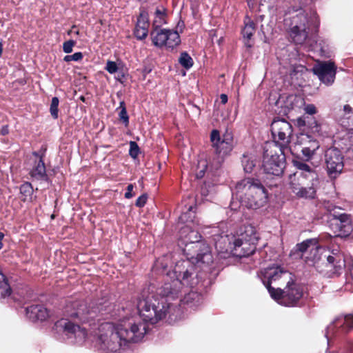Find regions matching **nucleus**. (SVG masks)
Instances as JSON below:
<instances>
[{
    "label": "nucleus",
    "instance_id": "nucleus-15",
    "mask_svg": "<svg viewBox=\"0 0 353 353\" xmlns=\"http://www.w3.org/2000/svg\"><path fill=\"white\" fill-rule=\"evenodd\" d=\"M325 162L327 174L331 178H336L341 173L344 167L343 157L336 148H331L325 151Z\"/></svg>",
    "mask_w": 353,
    "mask_h": 353
},
{
    "label": "nucleus",
    "instance_id": "nucleus-22",
    "mask_svg": "<svg viewBox=\"0 0 353 353\" xmlns=\"http://www.w3.org/2000/svg\"><path fill=\"white\" fill-rule=\"evenodd\" d=\"M257 242L244 241L238 238L233 241V248L235 254L240 257L248 256L256 250Z\"/></svg>",
    "mask_w": 353,
    "mask_h": 353
},
{
    "label": "nucleus",
    "instance_id": "nucleus-31",
    "mask_svg": "<svg viewBox=\"0 0 353 353\" xmlns=\"http://www.w3.org/2000/svg\"><path fill=\"white\" fill-rule=\"evenodd\" d=\"M254 32L255 24L253 21H250L248 23H245V27L242 30L243 37L245 40V45L249 48L252 46V44L250 43V41Z\"/></svg>",
    "mask_w": 353,
    "mask_h": 353
},
{
    "label": "nucleus",
    "instance_id": "nucleus-35",
    "mask_svg": "<svg viewBox=\"0 0 353 353\" xmlns=\"http://www.w3.org/2000/svg\"><path fill=\"white\" fill-rule=\"evenodd\" d=\"M334 323L339 325L344 331L348 332L353 328V314L346 315L343 319H337Z\"/></svg>",
    "mask_w": 353,
    "mask_h": 353
},
{
    "label": "nucleus",
    "instance_id": "nucleus-18",
    "mask_svg": "<svg viewBox=\"0 0 353 353\" xmlns=\"http://www.w3.org/2000/svg\"><path fill=\"white\" fill-rule=\"evenodd\" d=\"M57 327H60L69 337H74L77 343H82L87 337L88 332L85 327H81L67 319H61L56 323Z\"/></svg>",
    "mask_w": 353,
    "mask_h": 353
},
{
    "label": "nucleus",
    "instance_id": "nucleus-40",
    "mask_svg": "<svg viewBox=\"0 0 353 353\" xmlns=\"http://www.w3.org/2000/svg\"><path fill=\"white\" fill-rule=\"evenodd\" d=\"M83 59V54L81 52H75L72 55H66L63 58L65 62H70L71 61H78Z\"/></svg>",
    "mask_w": 353,
    "mask_h": 353
},
{
    "label": "nucleus",
    "instance_id": "nucleus-1",
    "mask_svg": "<svg viewBox=\"0 0 353 353\" xmlns=\"http://www.w3.org/2000/svg\"><path fill=\"white\" fill-rule=\"evenodd\" d=\"M173 273L176 279L165 283L158 290L157 295L148 296L139 301L137 309L143 321L155 324L167 314L177 316L180 312L181 303L190 307L201 303V295L193 291L181 299V292L184 287L194 288L199 283L196 265L189 259L181 260L176 263Z\"/></svg>",
    "mask_w": 353,
    "mask_h": 353
},
{
    "label": "nucleus",
    "instance_id": "nucleus-41",
    "mask_svg": "<svg viewBox=\"0 0 353 353\" xmlns=\"http://www.w3.org/2000/svg\"><path fill=\"white\" fill-rule=\"evenodd\" d=\"M139 149L138 145L135 142L131 141L130 143V155L132 158H136L139 154Z\"/></svg>",
    "mask_w": 353,
    "mask_h": 353
},
{
    "label": "nucleus",
    "instance_id": "nucleus-51",
    "mask_svg": "<svg viewBox=\"0 0 353 353\" xmlns=\"http://www.w3.org/2000/svg\"><path fill=\"white\" fill-rule=\"evenodd\" d=\"M204 174V170H201L199 174H197V176L199 177H202Z\"/></svg>",
    "mask_w": 353,
    "mask_h": 353
},
{
    "label": "nucleus",
    "instance_id": "nucleus-16",
    "mask_svg": "<svg viewBox=\"0 0 353 353\" xmlns=\"http://www.w3.org/2000/svg\"><path fill=\"white\" fill-rule=\"evenodd\" d=\"M210 139L216 154L221 158L230 154L233 148V136L232 132H226L220 137L217 130H213L210 134Z\"/></svg>",
    "mask_w": 353,
    "mask_h": 353
},
{
    "label": "nucleus",
    "instance_id": "nucleus-6",
    "mask_svg": "<svg viewBox=\"0 0 353 353\" xmlns=\"http://www.w3.org/2000/svg\"><path fill=\"white\" fill-rule=\"evenodd\" d=\"M296 251L301 253V257L309 266H314L319 268L320 261L322 256L330 253L324 247L318 245V241L316 239H310L298 243L296 245Z\"/></svg>",
    "mask_w": 353,
    "mask_h": 353
},
{
    "label": "nucleus",
    "instance_id": "nucleus-48",
    "mask_svg": "<svg viewBox=\"0 0 353 353\" xmlns=\"http://www.w3.org/2000/svg\"><path fill=\"white\" fill-rule=\"evenodd\" d=\"M220 99L223 104H225L228 102V96L225 94H221L220 96Z\"/></svg>",
    "mask_w": 353,
    "mask_h": 353
},
{
    "label": "nucleus",
    "instance_id": "nucleus-11",
    "mask_svg": "<svg viewBox=\"0 0 353 353\" xmlns=\"http://www.w3.org/2000/svg\"><path fill=\"white\" fill-rule=\"evenodd\" d=\"M278 298L274 299L279 304L294 306L303 297V287L294 282L288 281L284 290L277 288Z\"/></svg>",
    "mask_w": 353,
    "mask_h": 353
},
{
    "label": "nucleus",
    "instance_id": "nucleus-45",
    "mask_svg": "<svg viewBox=\"0 0 353 353\" xmlns=\"http://www.w3.org/2000/svg\"><path fill=\"white\" fill-rule=\"evenodd\" d=\"M133 188H134V186L132 184H129L128 185L127 192L125 193V197L126 199H130L134 196V194L132 193Z\"/></svg>",
    "mask_w": 353,
    "mask_h": 353
},
{
    "label": "nucleus",
    "instance_id": "nucleus-52",
    "mask_svg": "<svg viewBox=\"0 0 353 353\" xmlns=\"http://www.w3.org/2000/svg\"><path fill=\"white\" fill-rule=\"evenodd\" d=\"M81 100L83 101H85V97H81Z\"/></svg>",
    "mask_w": 353,
    "mask_h": 353
},
{
    "label": "nucleus",
    "instance_id": "nucleus-17",
    "mask_svg": "<svg viewBox=\"0 0 353 353\" xmlns=\"http://www.w3.org/2000/svg\"><path fill=\"white\" fill-rule=\"evenodd\" d=\"M314 73L317 75L321 82L329 86L334 82L336 67L334 62H321L313 68Z\"/></svg>",
    "mask_w": 353,
    "mask_h": 353
},
{
    "label": "nucleus",
    "instance_id": "nucleus-7",
    "mask_svg": "<svg viewBox=\"0 0 353 353\" xmlns=\"http://www.w3.org/2000/svg\"><path fill=\"white\" fill-rule=\"evenodd\" d=\"M261 274L263 283L272 299H276L278 296L276 295L277 288L272 287V284L274 283L276 285H279L283 283H288L292 280L291 274L288 271L279 265L268 267L261 270Z\"/></svg>",
    "mask_w": 353,
    "mask_h": 353
},
{
    "label": "nucleus",
    "instance_id": "nucleus-54",
    "mask_svg": "<svg viewBox=\"0 0 353 353\" xmlns=\"http://www.w3.org/2000/svg\"><path fill=\"white\" fill-rule=\"evenodd\" d=\"M330 329H331V325L327 327V330H330Z\"/></svg>",
    "mask_w": 353,
    "mask_h": 353
},
{
    "label": "nucleus",
    "instance_id": "nucleus-10",
    "mask_svg": "<svg viewBox=\"0 0 353 353\" xmlns=\"http://www.w3.org/2000/svg\"><path fill=\"white\" fill-rule=\"evenodd\" d=\"M320 127L318 125L314 126L313 134L308 132H301L297 135L296 143L301 148V153L305 161H310L316 154L319 148L320 144L315 138V134H319Z\"/></svg>",
    "mask_w": 353,
    "mask_h": 353
},
{
    "label": "nucleus",
    "instance_id": "nucleus-14",
    "mask_svg": "<svg viewBox=\"0 0 353 353\" xmlns=\"http://www.w3.org/2000/svg\"><path fill=\"white\" fill-rule=\"evenodd\" d=\"M325 261L319 264L320 268L316 270L325 275L332 276L339 275L345 268V260L343 256L338 253L332 252V254H325Z\"/></svg>",
    "mask_w": 353,
    "mask_h": 353
},
{
    "label": "nucleus",
    "instance_id": "nucleus-42",
    "mask_svg": "<svg viewBox=\"0 0 353 353\" xmlns=\"http://www.w3.org/2000/svg\"><path fill=\"white\" fill-rule=\"evenodd\" d=\"M76 44V42L73 40H69L63 43V50L65 53H70L72 51V48Z\"/></svg>",
    "mask_w": 353,
    "mask_h": 353
},
{
    "label": "nucleus",
    "instance_id": "nucleus-23",
    "mask_svg": "<svg viewBox=\"0 0 353 353\" xmlns=\"http://www.w3.org/2000/svg\"><path fill=\"white\" fill-rule=\"evenodd\" d=\"M149 18L146 12H140L134 30L135 37L139 40L145 39L148 34Z\"/></svg>",
    "mask_w": 353,
    "mask_h": 353
},
{
    "label": "nucleus",
    "instance_id": "nucleus-32",
    "mask_svg": "<svg viewBox=\"0 0 353 353\" xmlns=\"http://www.w3.org/2000/svg\"><path fill=\"white\" fill-rule=\"evenodd\" d=\"M194 207L193 205H190L188 208V210L185 212H183L179 218V221L183 223H186V225H191V224L194 223L195 219V211L194 210Z\"/></svg>",
    "mask_w": 353,
    "mask_h": 353
},
{
    "label": "nucleus",
    "instance_id": "nucleus-9",
    "mask_svg": "<svg viewBox=\"0 0 353 353\" xmlns=\"http://www.w3.org/2000/svg\"><path fill=\"white\" fill-rule=\"evenodd\" d=\"M99 308L92 307L88 308L87 303L83 300L75 301L67 305L66 312L73 319H78L83 323H90L95 318Z\"/></svg>",
    "mask_w": 353,
    "mask_h": 353
},
{
    "label": "nucleus",
    "instance_id": "nucleus-34",
    "mask_svg": "<svg viewBox=\"0 0 353 353\" xmlns=\"http://www.w3.org/2000/svg\"><path fill=\"white\" fill-rule=\"evenodd\" d=\"M21 199L26 202L31 201L33 194V188L30 183H25L20 187Z\"/></svg>",
    "mask_w": 353,
    "mask_h": 353
},
{
    "label": "nucleus",
    "instance_id": "nucleus-29",
    "mask_svg": "<svg viewBox=\"0 0 353 353\" xmlns=\"http://www.w3.org/2000/svg\"><path fill=\"white\" fill-rule=\"evenodd\" d=\"M166 10L161 7L157 8L154 12V19L152 23L153 30L159 29V28L166 23Z\"/></svg>",
    "mask_w": 353,
    "mask_h": 353
},
{
    "label": "nucleus",
    "instance_id": "nucleus-47",
    "mask_svg": "<svg viewBox=\"0 0 353 353\" xmlns=\"http://www.w3.org/2000/svg\"><path fill=\"white\" fill-rule=\"evenodd\" d=\"M9 133V128L8 125H6L2 126L1 129L0 130V134L5 136Z\"/></svg>",
    "mask_w": 353,
    "mask_h": 353
},
{
    "label": "nucleus",
    "instance_id": "nucleus-46",
    "mask_svg": "<svg viewBox=\"0 0 353 353\" xmlns=\"http://www.w3.org/2000/svg\"><path fill=\"white\" fill-rule=\"evenodd\" d=\"M305 111L309 114H314L316 112V107L314 105H308L305 108Z\"/></svg>",
    "mask_w": 353,
    "mask_h": 353
},
{
    "label": "nucleus",
    "instance_id": "nucleus-37",
    "mask_svg": "<svg viewBox=\"0 0 353 353\" xmlns=\"http://www.w3.org/2000/svg\"><path fill=\"white\" fill-rule=\"evenodd\" d=\"M59 100L58 97H52L50 107V112L54 119H57L59 117Z\"/></svg>",
    "mask_w": 353,
    "mask_h": 353
},
{
    "label": "nucleus",
    "instance_id": "nucleus-30",
    "mask_svg": "<svg viewBox=\"0 0 353 353\" xmlns=\"http://www.w3.org/2000/svg\"><path fill=\"white\" fill-rule=\"evenodd\" d=\"M294 165L301 171L300 173H294V174H296L297 176H303L305 177H308V175L312 173H316V172L311 168V167L305 163L303 161L300 160H294L293 161Z\"/></svg>",
    "mask_w": 353,
    "mask_h": 353
},
{
    "label": "nucleus",
    "instance_id": "nucleus-13",
    "mask_svg": "<svg viewBox=\"0 0 353 353\" xmlns=\"http://www.w3.org/2000/svg\"><path fill=\"white\" fill-rule=\"evenodd\" d=\"M285 152L281 155L273 152L272 150L266 149L263 154V169L264 172L274 176H280L285 166Z\"/></svg>",
    "mask_w": 353,
    "mask_h": 353
},
{
    "label": "nucleus",
    "instance_id": "nucleus-4",
    "mask_svg": "<svg viewBox=\"0 0 353 353\" xmlns=\"http://www.w3.org/2000/svg\"><path fill=\"white\" fill-rule=\"evenodd\" d=\"M316 18L315 12L303 10L292 17L290 35L296 44H303L306 41L310 28L316 26Z\"/></svg>",
    "mask_w": 353,
    "mask_h": 353
},
{
    "label": "nucleus",
    "instance_id": "nucleus-28",
    "mask_svg": "<svg viewBox=\"0 0 353 353\" xmlns=\"http://www.w3.org/2000/svg\"><path fill=\"white\" fill-rule=\"evenodd\" d=\"M238 239L248 241L258 242L259 238L256 228L252 225H248L244 227L243 232L241 233Z\"/></svg>",
    "mask_w": 353,
    "mask_h": 353
},
{
    "label": "nucleus",
    "instance_id": "nucleus-8",
    "mask_svg": "<svg viewBox=\"0 0 353 353\" xmlns=\"http://www.w3.org/2000/svg\"><path fill=\"white\" fill-rule=\"evenodd\" d=\"M271 132L275 145H278L281 153L288 149L292 135V125L283 119H274L271 124Z\"/></svg>",
    "mask_w": 353,
    "mask_h": 353
},
{
    "label": "nucleus",
    "instance_id": "nucleus-44",
    "mask_svg": "<svg viewBox=\"0 0 353 353\" xmlns=\"http://www.w3.org/2000/svg\"><path fill=\"white\" fill-rule=\"evenodd\" d=\"M148 199V196L145 194L141 195L136 201L135 205L137 207L141 208L145 205Z\"/></svg>",
    "mask_w": 353,
    "mask_h": 353
},
{
    "label": "nucleus",
    "instance_id": "nucleus-43",
    "mask_svg": "<svg viewBox=\"0 0 353 353\" xmlns=\"http://www.w3.org/2000/svg\"><path fill=\"white\" fill-rule=\"evenodd\" d=\"M105 70L110 74H114L118 70V67L114 61H108Z\"/></svg>",
    "mask_w": 353,
    "mask_h": 353
},
{
    "label": "nucleus",
    "instance_id": "nucleus-38",
    "mask_svg": "<svg viewBox=\"0 0 353 353\" xmlns=\"http://www.w3.org/2000/svg\"><path fill=\"white\" fill-rule=\"evenodd\" d=\"M119 108H121V111L119 112V119L124 123L125 126H128L129 124V117L128 115V112L125 108V104L124 101H121L119 104Z\"/></svg>",
    "mask_w": 353,
    "mask_h": 353
},
{
    "label": "nucleus",
    "instance_id": "nucleus-3",
    "mask_svg": "<svg viewBox=\"0 0 353 353\" xmlns=\"http://www.w3.org/2000/svg\"><path fill=\"white\" fill-rule=\"evenodd\" d=\"M235 194L241 204L248 209L256 210L268 201V193L259 179L245 178L235 186Z\"/></svg>",
    "mask_w": 353,
    "mask_h": 353
},
{
    "label": "nucleus",
    "instance_id": "nucleus-25",
    "mask_svg": "<svg viewBox=\"0 0 353 353\" xmlns=\"http://www.w3.org/2000/svg\"><path fill=\"white\" fill-rule=\"evenodd\" d=\"M236 239L234 236L228 234L221 235L214 239L215 247L219 252L234 251L233 241Z\"/></svg>",
    "mask_w": 353,
    "mask_h": 353
},
{
    "label": "nucleus",
    "instance_id": "nucleus-19",
    "mask_svg": "<svg viewBox=\"0 0 353 353\" xmlns=\"http://www.w3.org/2000/svg\"><path fill=\"white\" fill-rule=\"evenodd\" d=\"M201 235L199 232L192 228V225H185L181 228L179 231V243L181 245H184L183 251L190 252L192 246L200 242Z\"/></svg>",
    "mask_w": 353,
    "mask_h": 353
},
{
    "label": "nucleus",
    "instance_id": "nucleus-2",
    "mask_svg": "<svg viewBox=\"0 0 353 353\" xmlns=\"http://www.w3.org/2000/svg\"><path fill=\"white\" fill-rule=\"evenodd\" d=\"M145 322L131 318L115 325L109 322L102 323L98 334L100 349L104 353H121L129 343L142 340L147 332Z\"/></svg>",
    "mask_w": 353,
    "mask_h": 353
},
{
    "label": "nucleus",
    "instance_id": "nucleus-33",
    "mask_svg": "<svg viewBox=\"0 0 353 353\" xmlns=\"http://www.w3.org/2000/svg\"><path fill=\"white\" fill-rule=\"evenodd\" d=\"M277 9V0H260V11L268 10L270 14H275Z\"/></svg>",
    "mask_w": 353,
    "mask_h": 353
},
{
    "label": "nucleus",
    "instance_id": "nucleus-24",
    "mask_svg": "<svg viewBox=\"0 0 353 353\" xmlns=\"http://www.w3.org/2000/svg\"><path fill=\"white\" fill-rule=\"evenodd\" d=\"M26 311L27 316L32 321H43L46 320L50 316L48 309L41 305L28 307Z\"/></svg>",
    "mask_w": 353,
    "mask_h": 353
},
{
    "label": "nucleus",
    "instance_id": "nucleus-39",
    "mask_svg": "<svg viewBox=\"0 0 353 353\" xmlns=\"http://www.w3.org/2000/svg\"><path fill=\"white\" fill-rule=\"evenodd\" d=\"M343 112L344 115L346 116V119L350 120L349 125L353 128V118H351L353 114L352 108L349 105H345L343 106Z\"/></svg>",
    "mask_w": 353,
    "mask_h": 353
},
{
    "label": "nucleus",
    "instance_id": "nucleus-21",
    "mask_svg": "<svg viewBox=\"0 0 353 353\" xmlns=\"http://www.w3.org/2000/svg\"><path fill=\"white\" fill-rule=\"evenodd\" d=\"M192 252H188L187 255L190 256L192 259H195L197 262H202L203 263L209 264L212 261V256L210 250L209 246L200 241L192 246Z\"/></svg>",
    "mask_w": 353,
    "mask_h": 353
},
{
    "label": "nucleus",
    "instance_id": "nucleus-26",
    "mask_svg": "<svg viewBox=\"0 0 353 353\" xmlns=\"http://www.w3.org/2000/svg\"><path fill=\"white\" fill-rule=\"evenodd\" d=\"M33 154L39 159L33 166L30 172L31 176L37 180H46L47 175L46 165L42 159V157H40L37 152H34Z\"/></svg>",
    "mask_w": 353,
    "mask_h": 353
},
{
    "label": "nucleus",
    "instance_id": "nucleus-50",
    "mask_svg": "<svg viewBox=\"0 0 353 353\" xmlns=\"http://www.w3.org/2000/svg\"><path fill=\"white\" fill-rule=\"evenodd\" d=\"M247 3L250 8H252L254 6V0H247Z\"/></svg>",
    "mask_w": 353,
    "mask_h": 353
},
{
    "label": "nucleus",
    "instance_id": "nucleus-53",
    "mask_svg": "<svg viewBox=\"0 0 353 353\" xmlns=\"http://www.w3.org/2000/svg\"><path fill=\"white\" fill-rule=\"evenodd\" d=\"M75 34H79V32L77 30V31H76V32H75Z\"/></svg>",
    "mask_w": 353,
    "mask_h": 353
},
{
    "label": "nucleus",
    "instance_id": "nucleus-5",
    "mask_svg": "<svg viewBox=\"0 0 353 353\" xmlns=\"http://www.w3.org/2000/svg\"><path fill=\"white\" fill-rule=\"evenodd\" d=\"M319 179L316 173H312L308 177L292 174L290 176V188L299 198L314 199Z\"/></svg>",
    "mask_w": 353,
    "mask_h": 353
},
{
    "label": "nucleus",
    "instance_id": "nucleus-49",
    "mask_svg": "<svg viewBox=\"0 0 353 353\" xmlns=\"http://www.w3.org/2000/svg\"><path fill=\"white\" fill-rule=\"evenodd\" d=\"M4 235L2 232H0V250L3 248L2 239Z\"/></svg>",
    "mask_w": 353,
    "mask_h": 353
},
{
    "label": "nucleus",
    "instance_id": "nucleus-36",
    "mask_svg": "<svg viewBox=\"0 0 353 353\" xmlns=\"http://www.w3.org/2000/svg\"><path fill=\"white\" fill-rule=\"evenodd\" d=\"M179 62L186 69H190L193 65V60L192 57L185 52L181 54Z\"/></svg>",
    "mask_w": 353,
    "mask_h": 353
},
{
    "label": "nucleus",
    "instance_id": "nucleus-20",
    "mask_svg": "<svg viewBox=\"0 0 353 353\" xmlns=\"http://www.w3.org/2000/svg\"><path fill=\"white\" fill-rule=\"evenodd\" d=\"M330 226L335 236H347L352 231L350 217L346 214L332 219Z\"/></svg>",
    "mask_w": 353,
    "mask_h": 353
},
{
    "label": "nucleus",
    "instance_id": "nucleus-12",
    "mask_svg": "<svg viewBox=\"0 0 353 353\" xmlns=\"http://www.w3.org/2000/svg\"><path fill=\"white\" fill-rule=\"evenodd\" d=\"M150 36L153 44L159 48L173 49L181 43L179 33L169 29L152 30Z\"/></svg>",
    "mask_w": 353,
    "mask_h": 353
},
{
    "label": "nucleus",
    "instance_id": "nucleus-27",
    "mask_svg": "<svg viewBox=\"0 0 353 353\" xmlns=\"http://www.w3.org/2000/svg\"><path fill=\"white\" fill-rule=\"evenodd\" d=\"M257 163L258 160L254 154L250 153L243 154L241 158V165L245 172H252Z\"/></svg>",
    "mask_w": 353,
    "mask_h": 353
}]
</instances>
